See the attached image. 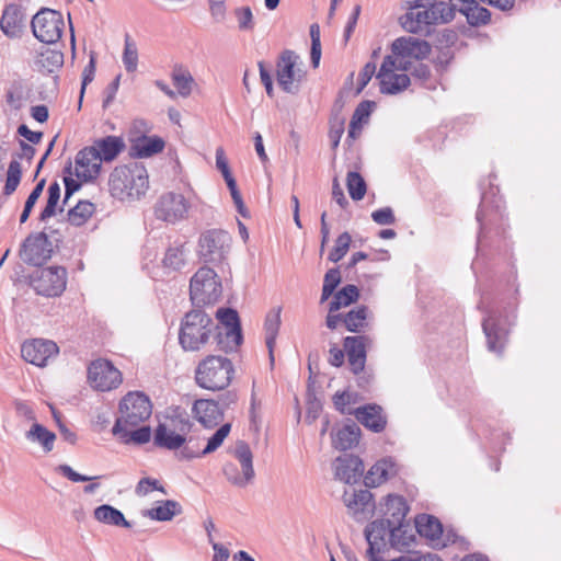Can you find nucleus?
<instances>
[{
  "label": "nucleus",
  "mask_w": 561,
  "mask_h": 561,
  "mask_svg": "<svg viewBox=\"0 0 561 561\" xmlns=\"http://www.w3.org/2000/svg\"><path fill=\"white\" fill-rule=\"evenodd\" d=\"M489 190H482L481 202L476 214V219L479 224V233L477 239V259L472 263V268L476 272L479 264L480 255H482L483 248L491 245V234L503 236L504 228V214L503 201L499 195V188L489 182Z\"/></svg>",
  "instance_id": "obj_1"
},
{
  "label": "nucleus",
  "mask_w": 561,
  "mask_h": 561,
  "mask_svg": "<svg viewBox=\"0 0 561 561\" xmlns=\"http://www.w3.org/2000/svg\"><path fill=\"white\" fill-rule=\"evenodd\" d=\"M456 5L442 0H414L409 11L401 18L402 26L410 33H421L428 26L453 21Z\"/></svg>",
  "instance_id": "obj_2"
},
{
  "label": "nucleus",
  "mask_w": 561,
  "mask_h": 561,
  "mask_svg": "<svg viewBox=\"0 0 561 561\" xmlns=\"http://www.w3.org/2000/svg\"><path fill=\"white\" fill-rule=\"evenodd\" d=\"M216 329L210 316L202 309H193L181 321L179 343L186 352L199 351Z\"/></svg>",
  "instance_id": "obj_3"
},
{
  "label": "nucleus",
  "mask_w": 561,
  "mask_h": 561,
  "mask_svg": "<svg viewBox=\"0 0 561 561\" xmlns=\"http://www.w3.org/2000/svg\"><path fill=\"white\" fill-rule=\"evenodd\" d=\"M192 422L188 413L180 408L170 409L164 416V421L159 423L153 443L156 446L168 450H176L186 442V434L192 428Z\"/></svg>",
  "instance_id": "obj_4"
},
{
  "label": "nucleus",
  "mask_w": 561,
  "mask_h": 561,
  "mask_svg": "<svg viewBox=\"0 0 561 561\" xmlns=\"http://www.w3.org/2000/svg\"><path fill=\"white\" fill-rule=\"evenodd\" d=\"M108 184L113 196L139 199L149 187L148 173L142 165L116 167L110 175Z\"/></svg>",
  "instance_id": "obj_5"
},
{
  "label": "nucleus",
  "mask_w": 561,
  "mask_h": 561,
  "mask_svg": "<svg viewBox=\"0 0 561 561\" xmlns=\"http://www.w3.org/2000/svg\"><path fill=\"white\" fill-rule=\"evenodd\" d=\"M234 374L233 364L224 356L208 355L196 367L195 381L206 390L219 391L227 388Z\"/></svg>",
  "instance_id": "obj_6"
},
{
  "label": "nucleus",
  "mask_w": 561,
  "mask_h": 561,
  "mask_svg": "<svg viewBox=\"0 0 561 561\" xmlns=\"http://www.w3.org/2000/svg\"><path fill=\"white\" fill-rule=\"evenodd\" d=\"M152 413L150 399L142 392H128L119 402V416L112 433L125 432V427H137L145 423Z\"/></svg>",
  "instance_id": "obj_7"
},
{
  "label": "nucleus",
  "mask_w": 561,
  "mask_h": 561,
  "mask_svg": "<svg viewBox=\"0 0 561 561\" xmlns=\"http://www.w3.org/2000/svg\"><path fill=\"white\" fill-rule=\"evenodd\" d=\"M221 294V282L213 268L203 266L192 276L190 297L194 306L202 308L215 305L220 299Z\"/></svg>",
  "instance_id": "obj_8"
},
{
  "label": "nucleus",
  "mask_w": 561,
  "mask_h": 561,
  "mask_svg": "<svg viewBox=\"0 0 561 561\" xmlns=\"http://www.w3.org/2000/svg\"><path fill=\"white\" fill-rule=\"evenodd\" d=\"M300 56L285 49L278 56L276 62V80L279 88L288 94H298L306 78V71L301 68Z\"/></svg>",
  "instance_id": "obj_9"
},
{
  "label": "nucleus",
  "mask_w": 561,
  "mask_h": 561,
  "mask_svg": "<svg viewBox=\"0 0 561 561\" xmlns=\"http://www.w3.org/2000/svg\"><path fill=\"white\" fill-rule=\"evenodd\" d=\"M232 244V237L222 229H208L201 233L198 238L197 254L205 263H222Z\"/></svg>",
  "instance_id": "obj_10"
},
{
  "label": "nucleus",
  "mask_w": 561,
  "mask_h": 561,
  "mask_svg": "<svg viewBox=\"0 0 561 561\" xmlns=\"http://www.w3.org/2000/svg\"><path fill=\"white\" fill-rule=\"evenodd\" d=\"M233 456L239 461L241 470L238 469L236 463L228 462L224 466L222 472L230 483L239 488H244L251 483L255 477L253 454L245 442L239 440L234 446Z\"/></svg>",
  "instance_id": "obj_11"
},
{
  "label": "nucleus",
  "mask_w": 561,
  "mask_h": 561,
  "mask_svg": "<svg viewBox=\"0 0 561 561\" xmlns=\"http://www.w3.org/2000/svg\"><path fill=\"white\" fill-rule=\"evenodd\" d=\"M67 275V270L62 266L43 267L33 273L30 285L41 296L58 297L66 289Z\"/></svg>",
  "instance_id": "obj_12"
},
{
  "label": "nucleus",
  "mask_w": 561,
  "mask_h": 561,
  "mask_svg": "<svg viewBox=\"0 0 561 561\" xmlns=\"http://www.w3.org/2000/svg\"><path fill=\"white\" fill-rule=\"evenodd\" d=\"M31 26L39 42L54 44L60 39L65 22L59 11L43 8L33 16Z\"/></svg>",
  "instance_id": "obj_13"
},
{
  "label": "nucleus",
  "mask_w": 561,
  "mask_h": 561,
  "mask_svg": "<svg viewBox=\"0 0 561 561\" xmlns=\"http://www.w3.org/2000/svg\"><path fill=\"white\" fill-rule=\"evenodd\" d=\"M488 316L482 321V329L486 337L488 348L502 354L507 341L508 327L513 324L508 314H501L494 310H486Z\"/></svg>",
  "instance_id": "obj_14"
},
{
  "label": "nucleus",
  "mask_w": 561,
  "mask_h": 561,
  "mask_svg": "<svg viewBox=\"0 0 561 561\" xmlns=\"http://www.w3.org/2000/svg\"><path fill=\"white\" fill-rule=\"evenodd\" d=\"M88 381L99 391L116 389L123 381L122 373L107 359H96L88 367Z\"/></svg>",
  "instance_id": "obj_15"
},
{
  "label": "nucleus",
  "mask_w": 561,
  "mask_h": 561,
  "mask_svg": "<svg viewBox=\"0 0 561 561\" xmlns=\"http://www.w3.org/2000/svg\"><path fill=\"white\" fill-rule=\"evenodd\" d=\"M393 524L386 518L376 519L365 528L368 543L367 558L369 561H379V554L390 545V531Z\"/></svg>",
  "instance_id": "obj_16"
},
{
  "label": "nucleus",
  "mask_w": 561,
  "mask_h": 561,
  "mask_svg": "<svg viewBox=\"0 0 561 561\" xmlns=\"http://www.w3.org/2000/svg\"><path fill=\"white\" fill-rule=\"evenodd\" d=\"M190 207L188 201L182 194L169 192L157 202L154 215L158 219L174 224L187 216Z\"/></svg>",
  "instance_id": "obj_17"
},
{
  "label": "nucleus",
  "mask_w": 561,
  "mask_h": 561,
  "mask_svg": "<svg viewBox=\"0 0 561 561\" xmlns=\"http://www.w3.org/2000/svg\"><path fill=\"white\" fill-rule=\"evenodd\" d=\"M19 255L28 265H41L51 255V242L45 232L31 233L23 241Z\"/></svg>",
  "instance_id": "obj_18"
},
{
  "label": "nucleus",
  "mask_w": 561,
  "mask_h": 561,
  "mask_svg": "<svg viewBox=\"0 0 561 561\" xmlns=\"http://www.w3.org/2000/svg\"><path fill=\"white\" fill-rule=\"evenodd\" d=\"M59 352L57 344L50 340L34 339L22 344V357L38 367L47 365L49 358L56 356Z\"/></svg>",
  "instance_id": "obj_19"
},
{
  "label": "nucleus",
  "mask_w": 561,
  "mask_h": 561,
  "mask_svg": "<svg viewBox=\"0 0 561 561\" xmlns=\"http://www.w3.org/2000/svg\"><path fill=\"white\" fill-rule=\"evenodd\" d=\"M343 502L356 520L367 519L375 510L373 494L366 489L345 490Z\"/></svg>",
  "instance_id": "obj_20"
},
{
  "label": "nucleus",
  "mask_w": 561,
  "mask_h": 561,
  "mask_svg": "<svg viewBox=\"0 0 561 561\" xmlns=\"http://www.w3.org/2000/svg\"><path fill=\"white\" fill-rule=\"evenodd\" d=\"M75 163V175L82 182H92L100 175L102 163L96 150L91 146L82 148L77 153Z\"/></svg>",
  "instance_id": "obj_21"
},
{
  "label": "nucleus",
  "mask_w": 561,
  "mask_h": 561,
  "mask_svg": "<svg viewBox=\"0 0 561 561\" xmlns=\"http://www.w3.org/2000/svg\"><path fill=\"white\" fill-rule=\"evenodd\" d=\"M20 147L21 152L13 156L7 170V179L3 187V194L7 196L13 194L21 182L22 168L20 160L25 159L30 162L36 153L35 148L23 140L20 141Z\"/></svg>",
  "instance_id": "obj_22"
},
{
  "label": "nucleus",
  "mask_w": 561,
  "mask_h": 561,
  "mask_svg": "<svg viewBox=\"0 0 561 561\" xmlns=\"http://www.w3.org/2000/svg\"><path fill=\"white\" fill-rule=\"evenodd\" d=\"M392 55L401 58L402 60L415 59L421 60L431 53L430 44L415 37H400L397 38L391 46Z\"/></svg>",
  "instance_id": "obj_23"
},
{
  "label": "nucleus",
  "mask_w": 561,
  "mask_h": 561,
  "mask_svg": "<svg viewBox=\"0 0 561 561\" xmlns=\"http://www.w3.org/2000/svg\"><path fill=\"white\" fill-rule=\"evenodd\" d=\"M369 343L370 339L367 335L346 336L344 339V350L348 365L355 375L364 371L367 357L366 346Z\"/></svg>",
  "instance_id": "obj_24"
},
{
  "label": "nucleus",
  "mask_w": 561,
  "mask_h": 561,
  "mask_svg": "<svg viewBox=\"0 0 561 561\" xmlns=\"http://www.w3.org/2000/svg\"><path fill=\"white\" fill-rule=\"evenodd\" d=\"M334 469L336 479L347 484H354L364 472V463L358 456L344 455L336 458Z\"/></svg>",
  "instance_id": "obj_25"
},
{
  "label": "nucleus",
  "mask_w": 561,
  "mask_h": 561,
  "mask_svg": "<svg viewBox=\"0 0 561 561\" xmlns=\"http://www.w3.org/2000/svg\"><path fill=\"white\" fill-rule=\"evenodd\" d=\"M192 413L194 417L205 427L216 426L224 417V411L219 402L209 399H198L193 403Z\"/></svg>",
  "instance_id": "obj_26"
},
{
  "label": "nucleus",
  "mask_w": 561,
  "mask_h": 561,
  "mask_svg": "<svg viewBox=\"0 0 561 561\" xmlns=\"http://www.w3.org/2000/svg\"><path fill=\"white\" fill-rule=\"evenodd\" d=\"M357 421L374 433H380L386 428L387 416L378 404H366L354 410Z\"/></svg>",
  "instance_id": "obj_27"
},
{
  "label": "nucleus",
  "mask_w": 561,
  "mask_h": 561,
  "mask_svg": "<svg viewBox=\"0 0 561 561\" xmlns=\"http://www.w3.org/2000/svg\"><path fill=\"white\" fill-rule=\"evenodd\" d=\"M24 13L18 4H9L4 8L0 20L1 31L10 38H18L22 34Z\"/></svg>",
  "instance_id": "obj_28"
},
{
  "label": "nucleus",
  "mask_w": 561,
  "mask_h": 561,
  "mask_svg": "<svg viewBox=\"0 0 561 561\" xmlns=\"http://www.w3.org/2000/svg\"><path fill=\"white\" fill-rule=\"evenodd\" d=\"M456 12L459 11L466 16L467 22L471 26L486 25L491 20V12L481 7L476 0H457Z\"/></svg>",
  "instance_id": "obj_29"
},
{
  "label": "nucleus",
  "mask_w": 561,
  "mask_h": 561,
  "mask_svg": "<svg viewBox=\"0 0 561 561\" xmlns=\"http://www.w3.org/2000/svg\"><path fill=\"white\" fill-rule=\"evenodd\" d=\"M397 473L396 462L387 457L378 460L364 478L365 485L375 488L387 481Z\"/></svg>",
  "instance_id": "obj_30"
},
{
  "label": "nucleus",
  "mask_w": 561,
  "mask_h": 561,
  "mask_svg": "<svg viewBox=\"0 0 561 561\" xmlns=\"http://www.w3.org/2000/svg\"><path fill=\"white\" fill-rule=\"evenodd\" d=\"M230 430H231V424L230 423L222 424L211 435V437H209V439L207 440V445H206V447L203 450H201V451L193 450L187 445V446L183 447V449L181 450V458L190 460V459H193V458H199V457L206 456V455L215 451L216 449H218L221 446V444L224 443L225 438L229 435Z\"/></svg>",
  "instance_id": "obj_31"
},
{
  "label": "nucleus",
  "mask_w": 561,
  "mask_h": 561,
  "mask_svg": "<svg viewBox=\"0 0 561 561\" xmlns=\"http://www.w3.org/2000/svg\"><path fill=\"white\" fill-rule=\"evenodd\" d=\"M360 428L358 425L348 421L343 426L332 433V445L335 449L347 450L358 444Z\"/></svg>",
  "instance_id": "obj_32"
},
{
  "label": "nucleus",
  "mask_w": 561,
  "mask_h": 561,
  "mask_svg": "<svg viewBox=\"0 0 561 561\" xmlns=\"http://www.w3.org/2000/svg\"><path fill=\"white\" fill-rule=\"evenodd\" d=\"M91 147L96 150L101 163H103L116 159L126 146L123 138L118 136H106L94 140Z\"/></svg>",
  "instance_id": "obj_33"
},
{
  "label": "nucleus",
  "mask_w": 561,
  "mask_h": 561,
  "mask_svg": "<svg viewBox=\"0 0 561 561\" xmlns=\"http://www.w3.org/2000/svg\"><path fill=\"white\" fill-rule=\"evenodd\" d=\"M415 529L419 535L434 542L436 546L440 545L443 535V525L438 518L421 514L415 518Z\"/></svg>",
  "instance_id": "obj_34"
},
{
  "label": "nucleus",
  "mask_w": 561,
  "mask_h": 561,
  "mask_svg": "<svg viewBox=\"0 0 561 561\" xmlns=\"http://www.w3.org/2000/svg\"><path fill=\"white\" fill-rule=\"evenodd\" d=\"M280 312L282 308L277 307L272 309L265 317L264 321V331H265V343L270 353L271 364L274 363V346L276 343V337L278 335V331L280 328Z\"/></svg>",
  "instance_id": "obj_35"
},
{
  "label": "nucleus",
  "mask_w": 561,
  "mask_h": 561,
  "mask_svg": "<svg viewBox=\"0 0 561 561\" xmlns=\"http://www.w3.org/2000/svg\"><path fill=\"white\" fill-rule=\"evenodd\" d=\"M385 506L383 515L386 519L392 524L405 522L409 505L403 496L389 494L386 497Z\"/></svg>",
  "instance_id": "obj_36"
},
{
  "label": "nucleus",
  "mask_w": 561,
  "mask_h": 561,
  "mask_svg": "<svg viewBox=\"0 0 561 561\" xmlns=\"http://www.w3.org/2000/svg\"><path fill=\"white\" fill-rule=\"evenodd\" d=\"M164 148V141L160 137H141L130 146V154L136 158H149Z\"/></svg>",
  "instance_id": "obj_37"
},
{
  "label": "nucleus",
  "mask_w": 561,
  "mask_h": 561,
  "mask_svg": "<svg viewBox=\"0 0 561 561\" xmlns=\"http://www.w3.org/2000/svg\"><path fill=\"white\" fill-rule=\"evenodd\" d=\"M25 438L30 443L42 446L45 453H50L54 449L56 435L44 425L34 422L31 428L25 433Z\"/></svg>",
  "instance_id": "obj_38"
},
{
  "label": "nucleus",
  "mask_w": 561,
  "mask_h": 561,
  "mask_svg": "<svg viewBox=\"0 0 561 561\" xmlns=\"http://www.w3.org/2000/svg\"><path fill=\"white\" fill-rule=\"evenodd\" d=\"M94 517L96 520L114 526H122L129 528L131 525L127 522L123 513L107 504H103L94 510Z\"/></svg>",
  "instance_id": "obj_39"
},
{
  "label": "nucleus",
  "mask_w": 561,
  "mask_h": 561,
  "mask_svg": "<svg viewBox=\"0 0 561 561\" xmlns=\"http://www.w3.org/2000/svg\"><path fill=\"white\" fill-rule=\"evenodd\" d=\"M414 540V535L409 523L402 522L393 524V528L390 531V545L389 547L396 549H402L410 547Z\"/></svg>",
  "instance_id": "obj_40"
},
{
  "label": "nucleus",
  "mask_w": 561,
  "mask_h": 561,
  "mask_svg": "<svg viewBox=\"0 0 561 561\" xmlns=\"http://www.w3.org/2000/svg\"><path fill=\"white\" fill-rule=\"evenodd\" d=\"M217 345L220 351L226 353L236 351L242 343L243 336L241 328L222 329L216 334Z\"/></svg>",
  "instance_id": "obj_41"
},
{
  "label": "nucleus",
  "mask_w": 561,
  "mask_h": 561,
  "mask_svg": "<svg viewBox=\"0 0 561 561\" xmlns=\"http://www.w3.org/2000/svg\"><path fill=\"white\" fill-rule=\"evenodd\" d=\"M181 511V505L176 501L167 500L161 502L158 506L148 510L145 516L159 522H168L180 514Z\"/></svg>",
  "instance_id": "obj_42"
},
{
  "label": "nucleus",
  "mask_w": 561,
  "mask_h": 561,
  "mask_svg": "<svg viewBox=\"0 0 561 561\" xmlns=\"http://www.w3.org/2000/svg\"><path fill=\"white\" fill-rule=\"evenodd\" d=\"M113 435L117 436L124 444L142 445L150 440L151 428L148 425L140 424L137 427H125V432L113 433Z\"/></svg>",
  "instance_id": "obj_43"
},
{
  "label": "nucleus",
  "mask_w": 561,
  "mask_h": 561,
  "mask_svg": "<svg viewBox=\"0 0 561 561\" xmlns=\"http://www.w3.org/2000/svg\"><path fill=\"white\" fill-rule=\"evenodd\" d=\"M411 79L405 73H392L379 80L380 92L383 94H397L405 90Z\"/></svg>",
  "instance_id": "obj_44"
},
{
  "label": "nucleus",
  "mask_w": 561,
  "mask_h": 561,
  "mask_svg": "<svg viewBox=\"0 0 561 561\" xmlns=\"http://www.w3.org/2000/svg\"><path fill=\"white\" fill-rule=\"evenodd\" d=\"M359 297V290L355 285H346L335 293L330 302V312H335L342 307H347L355 302Z\"/></svg>",
  "instance_id": "obj_45"
},
{
  "label": "nucleus",
  "mask_w": 561,
  "mask_h": 561,
  "mask_svg": "<svg viewBox=\"0 0 561 561\" xmlns=\"http://www.w3.org/2000/svg\"><path fill=\"white\" fill-rule=\"evenodd\" d=\"M369 309L366 306H359L348 311L343 318L345 328L350 332H360L367 327Z\"/></svg>",
  "instance_id": "obj_46"
},
{
  "label": "nucleus",
  "mask_w": 561,
  "mask_h": 561,
  "mask_svg": "<svg viewBox=\"0 0 561 561\" xmlns=\"http://www.w3.org/2000/svg\"><path fill=\"white\" fill-rule=\"evenodd\" d=\"M37 65L42 72L53 73L62 67L64 54L60 50L47 48L41 53Z\"/></svg>",
  "instance_id": "obj_47"
},
{
  "label": "nucleus",
  "mask_w": 561,
  "mask_h": 561,
  "mask_svg": "<svg viewBox=\"0 0 561 561\" xmlns=\"http://www.w3.org/2000/svg\"><path fill=\"white\" fill-rule=\"evenodd\" d=\"M171 77L181 96L186 98L192 93L194 79L188 70L184 69L182 66H175Z\"/></svg>",
  "instance_id": "obj_48"
},
{
  "label": "nucleus",
  "mask_w": 561,
  "mask_h": 561,
  "mask_svg": "<svg viewBox=\"0 0 561 561\" xmlns=\"http://www.w3.org/2000/svg\"><path fill=\"white\" fill-rule=\"evenodd\" d=\"M187 249L185 244L170 247L163 259V266L172 271H180L186 262Z\"/></svg>",
  "instance_id": "obj_49"
},
{
  "label": "nucleus",
  "mask_w": 561,
  "mask_h": 561,
  "mask_svg": "<svg viewBox=\"0 0 561 561\" xmlns=\"http://www.w3.org/2000/svg\"><path fill=\"white\" fill-rule=\"evenodd\" d=\"M374 105L375 103L371 101H363L357 105L350 123L348 137H356V130H360L362 123L368 119Z\"/></svg>",
  "instance_id": "obj_50"
},
{
  "label": "nucleus",
  "mask_w": 561,
  "mask_h": 561,
  "mask_svg": "<svg viewBox=\"0 0 561 561\" xmlns=\"http://www.w3.org/2000/svg\"><path fill=\"white\" fill-rule=\"evenodd\" d=\"M396 70H411V61L402 60L397 56L388 55L383 58L379 72L377 73V79L380 80L387 76L392 73H397Z\"/></svg>",
  "instance_id": "obj_51"
},
{
  "label": "nucleus",
  "mask_w": 561,
  "mask_h": 561,
  "mask_svg": "<svg viewBox=\"0 0 561 561\" xmlns=\"http://www.w3.org/2000/svg\"><path fill=\"white\" fill-rule=\"evenodd\" d=\"M346 186L350 196L354 201H360L366 194V182L363 176L356 171H350L346 178Z\"/></svg>",
  "instance_id": "obj_52"
},
{
  "label": "nucleus",
  "mask_w": 561,
  "mask_h": 561,
  "mask_svg": "<svg viewBox=\"0 0 561 561\" xmlns=\"http://www.w3.org/2000/svg\"><path fill=\"white\" fill-rule=\"evenodd\" d=\"M94 206L90 202H79L68 211V221L73 226L83 225L93 214Z\"/></svg>",
  "instance_id": "obj_53"
},
{
  "label": "nucleus",
  "mask_w": 561,
  "mask_h": 561,
  "mask_svg": "<svg viewBox=\"0 0 561 561\" xmlns=\"http://www.w3.org/2000/svg\"><path fill=\"white\" fill-rule=\"evenodd\" d=\"M60 198V185L57 182H53L48 186V197L44 209L39 214V220L46 221L56 214V207Z\"/></svg>",
  "instance_id": "obj_54"
},
{
  "label": "nucleus",
  "mask_w": 561,
  "mask_h": 561,
  "mask_svg": "<svg viewBox=\"0 0 561 561\" xmlns=\"http://www.w3.org/2000/svg\"><path fill=\"white\" fill-rule=\"evenodd\" d=\"M123 64L127 72H135L137 70L138 51L136 44L130 39L129 35L125 37Z\"/></svg>",
  "instance_id": "obj_55"
},
{
  "label": "nucleus",
  "mask_w": 561,
  "mask_h": 561,
  "mask_svg": "<svg viewBox=\"0 0 561 561\" xmlns=\"http://www.w3.org/2000/svg\"><path fill=\"white\" fill-rule=\"evenodd\" d=\"M341 283V273L337 267L330 268L323 279L322 294H321V302L328 300L330 296L334 293L335 288Z\"/></svg>",
  "instance_id": "obj_56"
},
{
  "label": "nucleus",
  "mask_w": 561,
  "mask_h": 561,
  "mask_svg": "<svg viewBox=\"0 0 561 561\" xmlns=\"http://www.w3.org/2000/svg\"><path fill=\"white\" fill-rule=\"evenodd\" d=\"M351 242H352V238L348 232L345 231V232L341 233L335 240L334 248L329 253V256H328L329 261L334 262V263L341 261L347 253Z\"/></svg>",
  "instance_id": "obj_57"
},
{
  "label": "nucleus",
  "mask_w": 561,
  "mask_h": 561,
  "mask_svg": "<svg viewBox=\"0 0 561 561\" xmlns=\"http://www.w3.org/2000/svg\"><path fill=\"white\" fill-rule=\"evenodd\" d=\"M233 14L238 22V28L242 32L252 31L254 28V18L250 7H240L233 10Z\"/></svg>",
  "instance_id": "obj_58"
},
{
  "label": "nucleus",
  "mask_w": 561,
  "mask_h": 561,
  "mask_svg": "<svg viewBox=\"0 0 561 561\" xmlns=\"http://www.w3.org/2000/svg\"><path fill=\"white\" fill-rule=\"evenodd\" d=\"M216 317L222 324L224 329L241 328L239 314L234 309L220 308L217 310Z\"/></svg>",
  "instance_id": "obj_59"
},
{
  "label": "nucleus",
  "mask_w": 561,
  "mask_h": 561,
  "mask_svg": "<svg viewBox=\"0 0 561 561\" xmlns=\"http://www.w3.org/2000/svg\"><path fill=\"white\" fill-rule=\"evenodd\" d=\"M344 134V119L335 116L330 119L329 139L333 149L337 148Z\"/></svg>",
  "instance_id": "obj_60"
},
{
  "label": "nucleus",
  "mask_w": 561,
  "mask_h": 561,
  "mask_svg": "<svg viewBox=\"0 0 561 561\" xmlns=\"http://www.w3.org/2000/svg\"><path fill=\"white\" fill-rule=\"evenodd\" d=\"M65 172L68 173V176L64 178V184H65V198L64 204L67 203V201L70 198L72 194H75L77 191L80 190L81 183L75 179H72V163L69 161L68 164L65 167Z\"/></svg>",
  "instance_id": "obj_61"
},
{
  "label": "nucleus",
  "mask_w": 561,
  "mask_h": 561,
  "mask_svg": "<svg viewBox=\"0 0 561 561\" xmlns=\"http://www.w3.org/2000/svg\"><path fill=\"white\" fill-rule=\"evenodd\" d=\"M209 5V13L216 23H221L226 20L227 7L226 0H207Z\"/></svg>",
  "instance_id": "obj_62"
},
{
  "label": "nucleus",
  "mask_w": 561,
  "mask_h": 561,
  "mask_svg": "<svg viewBox=\"0 0 561 561\" xmlns=\"http://www.w3.org/2000/svg\"><path fill=\"white\" fill-rule=\"evenodd\" d=\"M411 76L419 80L422 85L425 88H432V84L430 83L431 79V69L427 65L417 62L413 68L411 67Z\"/></svg>",
  "instance_id": "obj_63"
},
{
  "label": "nucleus",
  "mask_w": 561,
  "mask_h": 561,
  "mask_svg": "<svg viewBox=\"0 0 561 561\" xmlns=\"http://www.w3.org/2000/svg\"><path fill=\"white\" fill-rule=\"evenodd\" d=\"M373 220L378 225H392L396 217L391 207H382L371 213Z\"/></svg>",
  "instance_id": "obj_64"
}]
</instances>
